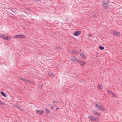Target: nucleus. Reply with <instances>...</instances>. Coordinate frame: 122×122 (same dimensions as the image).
<instances>
[{
  "label": "nucleus",
  "mask_w": 122,
  "mask_h": 122,
  "mask_svg": "<svg viewBox=\"0 0 122 122\" xmlns=\"http://www.w3.org/2000/svg\"><path fill=\"white\" fill-rule=\"evenodd\" d=\"M25 36L24 35L22 34H19L13 36V37L15 38H20L22 39L25 38Z\"/></svg>",
  "instance_id": "nucleus-1"
},
{
  "label": "nucleus",
  "mask_w": 122,
  "mask_h": 122,
  "mask_svg": "<svg viewBox=\"0 0 122 122\" xmlns=\"http://www.w3.org/2000/svg\"><path fill=\"white\" fill-rule=\"evenodd\" d=\"M88 117L90 120L93 121H98L99 120L98 118H95L91 116H89Z\"/></svg>",
  "instance_id": "nucleus-2"
},
{
  "label": "nucleus",
  "mask_w": 122,
  "mask_h": 122,
  "mask_svg": "<svg viewBox=\"0 0 122 122\" xmlns=\"http://www.w3.org/2000/svg\"><path fill=\"white\" fill-rule=\"evenodd\" d=\"M95 106L98 109L102 111H104L105 109L101 105H99L97 104H96Z\"/></svg>",
  "instance_id": "nucleus-3"
},
{
  "label": "nucleus",
  "mask_w": 122,
  "mask_h": 122,
  "mask_svg": "<svg viewBox=\"0 0 122 122\" xmlns=\"http://www.w3.org/2000/svg\"><path fill=\"white\" fill-rule=\"evenodd\" d=\"M111 32L113 34V35L115 36H119L120 34V33L117 31H114L113 30H112Z\"/></svg>",
  "instance_id": "nucleus-4"
},
{
  "label": "nucleus",
  "mask_w": 122,
  "mask_h": 122,
  "mask_svg": "<svg viewBox=\"0 0 122 122\" xmlns=\"http://www.w3.org/2000/svg\"><path fill=\"white\" fill-rule=\"evenodd\" d=\"M102 5L104 9H107L108 7V4L107 3H103Z\"/></svg>",
  "instance_id": "nucleus-5"
},
{
  "label": "nucleus",
  "mask_w": 122,
  "mask_h": 122,
  "mask_svg": "<svg viewBox=\"0 0 122 122\" xmlns=\"http://www.w3.org/2000/svg\"><path fill=\"white\" fill-rule=\"evenodd\" d=\"M43 112V110H37L36 111V112L37 114L40 115H42Z\"/></svg>",
  "instance_id": "nucleus-6"
},
{
  "label": "nucleus",
  "mask_w": 122,
  "mask_h": 122,
  "mask_svg": "<svg viewBox=\"0 0 122 122\" xmlns=\"http://www.w3.org/2000/svg\"><path fill=\"white\" fill-rule=\"evenodd\" d=\"M14 105L15 107H16L18 109H19L20 110L23 111L24 110V109L23 108H21V109L20 108V107L18 106V104L17 103H15V104Z\"/></svg>",
  "instance_id": "nucleus-7"
},
{
  "label": "nucleus",
  "mask_w": 122,
  "mask_h": 122,
  "mask_svg": "<svg viewBox=\"0 0 122 122\" xmlns=\"http://www.w3.org/2000/svg\"><path fill=\"white\" fill-rule=\"evenodd\" d=\"M71 59L72 61H76L78 60L77 58L74 56H72L71 58Z\"/></svg>",
  "instance_id": "nucleus-8"
},
{
  "label": "nucleus",
  "mask_w": 122,
  "mask_h": 122,
  "mask_svg": "<svg viewBox=\"0 0 122 122\" xmlns=\"http://www.w3.org/2000/svg\"><path fill=\"white\" fill-rule=\"evenodd\" d=\"M78 62L81 66L84 65L86 64V62L82 61H78Z\"/></svg>",
  "instance_id": "nucleus-9"
},
{
  "label": "nucleus",
  "mask_w": 122,
  "mask_h": 122,
  "mask_svg": "<svg viewBox=\"0 0 122 122\" xmlns=\"http://www.w3.org/2000/svg\"><path fill=\"white\" fill-rule=\"evenodd\" d=\"M81 32L79 31H75L74 33V35L75 36H79Z\"/></svg>",
  "instance_id": "nucleus-10"
},
{
  "label": "nucleus",
  "mask_w": 122,
  "mask_h": 122,
  "mask_svg": "<svg viewBox=\"0 0 122 122\" xmlns=\"http://www.w3.org/2000/svg\"><path fill=\"white\" fill-rule=\"evenodd\" d=\"M97 88L98 89H101L103 88V86L101 84H99L97 86Z\"/></svg>",
  "instance_id": "nucleus-11"
},
{
  "label": "nucleus",
  "mask_w": 122,
  "mask_h": 122,
  "mask_svg": "<svg viewBox=\"0 0 122 122\" xmlns=\"http://www.w3.org/2000/svg\"><path fill=\"white\" fill-rule=\"evenodd\" d=\"M6 36L3 35H0V37L1 38L5 40Z\"/></svg>",
  "instance_id": "nucleus-12"
},
{
  "label": "nucleus",
  "mask_w": 122,
  "mask_h": 122,
  "mask_svg": "<svg viewBox=\"0 0 122 122\" xmlns=\"http://www.w3.org/2000/svg\"><path fill=\"white\" fill-rule=\"evenodd\" d=\"M80 56L82 58H84L85 57V56L84 54L82 53H81L80 55Z\"/></svg>",
  "instance_id": "nucleus-13"
},
{
  "label": "nucleus",
  "mask_w": 122,
  "mask_h": 122,
  "mask_svg": "<svg viewBox=\"0 0 122 122\" xmlns=\"http://www.w3.org/2000/svg\"><path fill=\"white\" fill-rule=\"evenodd\" d=\"M11 39V36H6L5 40H10Z\"/></svg>",
  "instance_id": "nucleus-14"
},
{
  "label": "nucleus",
  "mask_w": 122,
  "mask_h": 122,
  "mask_svg": "<svg viewBox=\"0 0 122 122\" xmlns=\"http://www.w3.org/2000/svg\"><path fill=\"white\" fill-rule=\"evenodd\" d=\"M0 93L1 94V95H2L5 97H6V94L4 92H1Z\"/></svg>",
  "instance_id": "nucleus-15"
},
{
  "label": "nucleus",
  "mask_w": 122,
  "mask_h": 122,
  "mask_svg": "<svg viewBox=\"0 0 122 122\" xmlns=\"http://www.w3.org/2000/svg\"><path fill=\"white\" fill-rule=\"evenodd\" d=\"M49 74L50 76H54V74L51 72H49Z\"/></svg>",
  "instance_id": "nucleus-16"
},
{
  "label": "nucleus",
  "mask_w": 122,
  "mask_h": 122,
  "mask_svg": "<svg viewBox=\"0 0 122 122\" xmlns=\"http://www.w3.org/2000/svg\"><path fill=\"white\" fill-rule=\"evenodd\" d=\"M19 79L20 80H22L23 81H25V80H26V79L24 78H22L21 77H19Z\"/></svg>",
  "instance_id": "nucleus-17"
},
{
  "label": "nucleus",
  "mask_w": 122,
  "mask_h": 122,
  "mask_svg": "<svg viewBox=\"0 0 122 122\" xmlns=\"http://www.w3.org/2000/svg\"><path fill=\"white\" fill-rule=\"evenodd\" d=\"M112 96L114 97H115L116 98H117V97L116 96V95L113 92L112 93V94H111Z\"/></svg>",
  "instance_id": "nucleus-18"
},
{
  "label": "nucleus",
  "mask_w": 122,
  "mask_h": 122,
  "mask_svg": "<svg viewBox=\"0 0 122 122\" xmlns=\"http://www.w3.org/2000/svg\"><path fill=\"white\" fill-rule=\"evenodd\" d=\"M99 48L101 50H103L104 49V47L103 46H99Z\"/></svg>",
  "instance_id": "nucleus-19"
},
{
  "label": "nucleus",
  "mask_w": 122,
  "mask_h": 122,
  "mask_svg": "<svg viewBox=\"0 0 122 122\" xmlns=\"http://www.w3.org/2000/svg\"><path fill=\"white\" fill-rule=\"evenodd\" d=\"M49 106L52 109L53 108H54V106H53V105L51 104L49 105Z\"/></svg>",
  "instance_id": "nucleus-20"
},
{
  "label": "nucleus",
  "mask_w": 122,
  "mask_h": 122,
  "mask_svg": "<svg viewBox=\"0 0 122 122\" xmlns=\"http://www.w3.org/2000/svg\"><path fill=\"white\" fill-rule=\"evenodd\" d=\"M50 112V111L49 110H46V114H48Z\"/></svg>",
  "instance_id": "nucleus-21"
},
{
  "label": "nucleus",
  "mask_w": 122,
  "mask_h": 122,
  "mask_svg": "<svg viewBox=\"0 0 122 122\" xmlns=\"http://www.w3.org/2000/svg\"><path fill=\"white\" fill-rule=\"evenodd\" d=\"M107 91L108 92L109 94H111L113 92H112L111 91L109 90L108 89L107 90Z\"/></svg>",
  "instance_id": "nucleus-22"
},
{
  "label": "nucleus",
  "mask_w": 122,
  "mask_h": 122,
  "mask_svg": "<svg viewBox=\"0 0 122 122\" xmlns=\"http://www.w3.org/2000/svg\"><path fill=\"white\" fill-rule=\"evenodd\" d=\"M72 53H73L74 54H76L77 52L75 51H73L72 52Z\"/></svg>",
  "instance_id": "nucleus-23"
},
{
  "label": "nucleus",
  "mask_w": 122,
  "mask_h": 122,
  "mask_svg": "<svg viewBox=\"0 0 122 122\" xmlns=\"http://www.w3.org/2000/svg\"><path fill=\"white\" fill-rule=\"evenodd\" d=\"M0 104L2 105H4L5 103L0 101Z\"/></svg>",
  "instance_id": "nucleus-24"
},
{
  "label": "nucleus",
  "mask_w": 122,
  "mask_h": 122,
  "mask_svg": "<svg viewBox=\"0 0 122 122\" xmlns=\"http://www.w3.org/2000/svg\"><path fill=\"white\" fill-rule=\"evenodd\" d=\"M92 113H93L94 114L96 115L97 112H96L95 111H93V112H92Z\"/></svg>",
  "instance_id": "nucleus-25"
},
{
  "label": "nucleus",
  "mask_w": 122,
  "mask_h": 122,
  "mask_svg": "<svg viewBox=\"0 0 122 122\" xmlns=\"http://www.w3.org/2000/svg\"><path fill=\"white\" fill-rule=\"evenodd\" d=\"M25 81L26 82H30L29 81V80L26 79V80H25Z\"/></svg>",
  "instance_id": "nucleus-26"
},
{
  "label": "nucleus",
  "mask_w": 122,
  "mask_h": 122,
  "mask_svg": "<svg viewBox=\"0 0 122 122\" xmlns=\"http://www.w3.org/2000/svg\"><path fill=\"white\" fill-rule=\"evenodd\" d=\"M96 115H97L98 116H100L101 115L100 114L97 113Z\"/></svg>",
  "instance_id": "nucleus-27"
},
{
  "label": "nucleus",
  "mask_w": 122,
  "mask_h": 122,
  "mask_svg": "<svg viewBox=\"0 0 122 122\" xmlns=\"http://www.w3.org/2000/svg\"><path fill=\"white\" fill-rule=\"evenodd\" d=\"M88 36L89 37H91L92 36V35L91 34L88 35Z\"/></svg>",
  "instance_id": "nucleus-28"
},
{
  "label": "nucleus",
  "mask_w": 122,
  "mask_h": 122,
  "mask_svg": "<svg viewBox=\"0 0 122 122\" xmlns=\"http://www.w3.org/2000/svg\"><path fill=\"white\" fill-rule=\"evenodd\" d=\"M42 87V86H39V88H41Z\"/></svg>",
  "instance_id": "nucleus-29"
},
{
  "label": "nucleus",
  "mask_w": 122,
  "mask_h": 122,
  "mask_svg": "<svg viewBox=\"0 0 122 122\" xmlns=\"http://www.w3.org/2000/svg\"><path fill=\"white\" fill-rule=\"evenodd\" d=\"M80 82H81V83H82V82H83V81H82V80H80Z\"/></svg>",
  "instance_id": "nucleus-30"
},
{
  "label": "nucleus",
  "mask_w": 122,
  "mask_h": 122,
  "mask_svg": "<svg viewBox=\"0 0 122 122\" xmlns=\"http://www.w3.org/2000/svg\"><path fill=\"white\" fill-rule=\"evenodd\" d=\"M93 17H95V14H94L93 15Z\"/></svg>",
  "instance_id": "nucleus-31"
},
{
  "label": "nucleus",
  "mask_w": 122,
  "mask_h": 122,
  "mask_svg": "<svg viewBox=\"0 0 122 122\" xmlns=\"http://www.w3.org/2000/svg\"><path fill=\"white\" fill-rule=\"evenodd\" d=\"M58 109H59V108H56V110H58Z\"/></svg>",
  "instance_id": "nucleus-32"
},
{
  "label": "nucleus",
  "mask_w": 122,
  "mask_h": 122,
  "mask_svg": "<svg viewBox=\"0 0 122 122\" xmlns=\"http://www.w3.org/2000/svg\"><path fill=\"white\" fill-rule=\"evenodd\" d=\"M55 102V100H54V102H53V103H54Z\"/></svg>",
  "instance_id": "nucleus-33"
},
{
  "label": "nucleus",
  "mask_w": 122,
  "mask_h": 122,
  "mask_svg": "<svg viewBox=\"0 0 122 122\" xmlns=\"http://www.w3.org/2000/svg\"><path fill=\"white\" fill-rule=\"evenodd\" d=\"M56 102H57V103H58V101H56Z\"/></svg>",
  "instance_id": "nucleus-34"
},
{
  "label": "nucleus",
  "mask_w": 122,
  "mask_h": 122,
  "mask_svg": "<svg viewBox=\"0 0 122 122\" xmlns=\"http://www.w3.org/2000/svg\"><path fill=\"white\" fill-rule=\"evenodd\" d=\"M121 86H122V83L121 84Z\"/></svg>",
  "instance_id": "nucleus-35"
}]
</instances>
